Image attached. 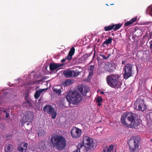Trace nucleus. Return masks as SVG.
<instances>
[{"label":"nucleus","instance_id":"obj_1","mask_svg":"<svg viewBox=\"0 0 152 152\" xmlns=\"http://www.w3.org/2000/svg\"><path fill=\"white\" fill-rule=\"evenodd\" d=\"M135 114L130 112L124 113L121 115V122L122 124L126 127L135 128L139 125L140 122L135 120Z\"/></svg>","mask_w":152,"mask_h":152},{"label":"nucleus","instance_id":"obj_2","mask_svg":"<svg viewBox=\"0 0 152 152\" xmlns=\"http://www.w3.org/2000/svg\"><path fill=\"white\" fill-rule=\"evenodd\" d=\"M53 147L56 149L61 151L64 149L66 145V140L62 135H56L52 137L50 140Z\"/></svg>","mask_w":152,"mask_h":152},{"label":"nucleus","instance_id":"obj_3","mask_svg":"<svg viewBox=\"0 0 152 152\" xmlns=\"http://www.w3.org/2000/svg\"><path fill=\"white\" fill-rule=\"evenodd\" d=\"M83 144L80 143L78 145V148L79 152H81L83 150L86 152L89 149H91L94 147V142L91 140V138L89 137L86 136L83 137Z\"/></svg>","mask_w":152,"mask_h":152},{"label":"nucleus","instance_id":"obj_4","mask_svg":"<svg viewBox=\"0 0 152 152\" xmlns=\"http://www.w3.org/2000/svg\"><path fill=\"white\" fill-rule=\"evenodd\" d=\"M67 101L74 105L77 104L82 100L81 95L76 91H69L66 97Z\"/></svg>","mask_w":152,"mask_h":152},{"label":"nucleus","instance_id":"obj_5","mask_svg":"<svg viewBox=\"0 0 152 152\" xmlns=\"http://www.w3.org/2000/svg\"><path fill=\"white\" fill-rule=\"evenodd\" d=\"M120 76L117 74H111L107 76L106 81L108 85L111 87L115 88L118 86Z\"/></svg>","mask_w":152,"mask_h":152},{"label":"nucleus","instance_id":"obj_6","mask_svg":"<svg viewBox=\"0 0 152 152\" xmlns=\"http://www.w3.org/2000/svg\"><path fill=\"white\" fill-rule=\"evenodd\" d=\"M139 141L134 139H132L129 140L128 143L129 147L130 152H135L137 151L139 146Z\"/></svg>","mask_w":152,"mask_h":152},{"label":"nucleus","instance_id":"obj_7","mask_svg":"<svg viewBox=\"0 0 152 152\" xmlns=\"http://www.w3.org/2000/svg\"><path fill=\"white\" fill-rule=\"evenodd\" d=\"M134 106L135 109L140 111H144L146 108L144 99L140 98H138L137 99L134 103Z\"/></svg>","mask_w":152,"mask_h":152},{"label":"nucleus","instance_id":"obj_8","mask_svg":"<svg viewBox=\"0 0 152 152\" xmlns=\"http://www.w3.org/2000/svg\"><path fill=\"white\" fill-rule=\"evenodd\" d=\"M124 78L126 80L132 76L133 65L132 64L127 63L124 66Z\"/></svg>","mask_w":152,"mask_h":152},{"label":"nucleus","instance_id":"obj_9","mask_svg":"<svg viewBox=\"0 0 152 152\" xmlns=\"http://www.w3.org/2000/svg\"><path fill=\"white\" fill-rule=\"evenodd\" d=\"M33 118V115L32 113L30 111H28L27 114L25 115L23 118L22 122V126H23L26 123L27 125H29L31 123V121Z\"/></svg>","mask_w":152,"mask_h":152},{"label":"nucleus","instance_id":"obj_10","mask_svg":"<svg viewBox=\"0 0 152 152\" xmlns=\"http://www.w3.org/2000/svg\"><path fill=\"white\" fill-rule=\"evenodd\" d=\"M43 110L45 112L50 115L53 119L56 118L57 115L56 111L51 105H48L45 106L43 108Z\"/></svg>","mask_w":152,"mask_h":152},{"label":"nucleus","instance_id":"obj_11","mask_svg":"<svg viewBox=\"0 0 152 152\" xmlns=\"http://www.w3.org/2000/svg\"><path fill=\"white\" fill-rule=\"evenodd\" d=\"M122 26V24L120 23L114 24H112L111 25L104 27V30L105 31H108L113 29L114 31H116L119 29Z\"/></svg>","mask_w":152,"mask_h":152},{"label":"nucleus","instance_id":"obj_12","mask_svg":"<svg viewBox=\"0 0 152 152\" xmlns=\"http://www.w3.org/2000/svg\"><path fill=\"white\" fill-rule=\"evenodd\" d=\"M81 130L76 127H74L71 131V135L72 137L75 138H79L81 135Z\"/></svg>","mask_w":152,"mask_h":152},{"label":"nucleus","instance_id":"obj_13","mask_svg":"<svg viewBox=\"0 0 152 152\" xmlns=\"http://www.w3.org/2000/svg\"><path fill=\"white\" fill-rule=\"evenodd\" d=\"M28 145V144L26 142H22L18 145L17 150L20 152H26Z\"/></svg>","mask_w":152,"mask_h":152},{"label":"nucleus","instance_id":"obj_14","mask_svg":"<svg viewBox=\"0 0 152 152\" xmlns=\"http://www.w3.org/2000/svg\"><path fill=\"white\" fill-rule=\"evenodd\" d=\"M64 64H61L56 63H51L49 65V69L50 71L53 72L58 69L59 67L63 66Z\"/></svg>","mask_w":152,"mask_h":152},{"label":"nucleus","instance_id":"obj_15","mask_svg":"<svg viewBox=\"0 0 152 152\" xmlns=\"http://www.w3.org/2000/svg\"><path fill=\"white\" fill-rule=\"evenodd\" d=\"M93 52L92 50H91V52L88 53H86L83 54L80 58H79L78 59L79 62L80 63H84L88 59V58L92 54Z\"/></svg>","mask_w":152,"mask_h":152},{"label":"nucleus","instance_id":"obj_16","mask_svg":"<svg viewBox=\"0 0 152 152\" xmlns=\"http://www.w3.org/2000/svg\"><path fill=\"white\" fill-rule=\"evenodd\" d=\"M82 71V69L79 66H76L73 68L72 71L73 77H76L78 76Z\"/></svg>","mask_w":152,"mask_h":152},{"label":"nucleus","instance_id":"obj_17","mask_svg":"<svg viewBox=\"0 0 152 152\" xmlns=\"http://www.w3.org/2000/svg\"><path fill=\"white\" fill-rule=\"evenodd\" d=\"M52 89L54 94L59 95L62 91L63 88L60 86H54L52 88Z\"/></svg>","mask_w":152,"mask_h":152},{"label":"nucleus","instance_id":"obj_18","mask_svg":"<svg viewBox=\"0 0 152 152\" xmlns=\"http://www.w3.org/2000/svg\"><path fill=\"white\" fill-rule=\"evenodd\" d=\"M14 147L13 145L11 144H8L5 145L4 152H12L13 151Z\"/></svg>","mask_w":152,"mask_h":152},{"label":"nucleus","instance_id":"obj_19","mask_svg":"<svg viewBox=\"0 0 152 152\" xmlns=\"http://www.w3.org/2000/svg\"><path fill=\"white\" fill-rule=\"evenodd\" d=\"M75 51V48L74 47H72L70 49L67 56V58H68L69 60H71L72 59V57L74 55Z\"/></svg>","mask_w":152,"mask_h":152},{"label":"nucleus","instance_id":"obj_20","mask_svg":"<svg viewBox=\"0 0 152 152\" xmlns=\"http://www.w3.org/2000/svg\"><path fill=\"white\" fill-rule=\"evenodd\" d=\"M114 146L113 145H110L107 148H104V152H116L114 151Z\"/></svg>","mask_w":152,"mask_h":152},{"label":"nucleus","instance_id":"obj_21","mask_svg":"<svg viewBox=\"0 0 152 152\" xmlns=\"http://www.w3.org/2000/svg\"><path fill=\"white\" fill-rule=\"evenodd\" d=\"M64 74L66 77H73V75L72 71H64Z\"/></svg>","mask_w":152,"mask_h":152},{"label":"nucleus","instance_id":"obj_22","mask_svg":"<svg viewBox=\"0 0 152 152\" xmlns=\"http://www.w3.org/2000/svg\"><path fill=\"white\" fill-rule=\"evenodd\" d=\"M73 83L72 81L71 80L67 79L65 80L64 82H63V85L64 86H67L71 85Z\"/></svg>","mask_w":152,"mask_h":152},{"label":"nucleus","instance_id":"obj_23","mask_svg":"<svg viewBox=\"0 0 152 152\" xmlns=\"http://www.w3.org/2000/svg\"><path fill=\"white\" fill-rule=\"evenodd\" d=\"M112 40L113 38L111 37H110L105 41L103 43L102 45H104L106 44L107 45H108V44H110L112 43Z\"/></svg>","mask_w":152,"mask_h":152},{"label":"nucleus","instance_id":"obj_24","mask_svg":"<svg viewBox=\"0 0 152 152\" xmlns=\"http://www.w3.org/2000/svg\"><path fill=\"white\" fill-rule=\"evenodd\" d=\"M146 13L148 14L151 16H152V6L150 5L148 7Z\"/></svg>","mask_w":152,"mask_h":152},{"label":"nucleus","instance_id":"obj_25","mask_svg":"<svg viewBox=\"0 0 152 152\" xmlns=\"http://www.w3.org/2000/svg\"><path fill=\"white\" fill-rule=\"evenodd\" d=\"M79 90L81 93L84 96H86V93L84 92L83 88L80 86H79L78 87Z\"/></svg>","mask_w":152,"mask_h":152},{"label":"nucleus","instance_id":"obj_26","mask_svg":"<svg viewBox=\"0 0 152 152\" xmlns=\"http://www.w3.org/2000/svg\"><path fill=\"white\" fill-rule=\"evenodd\" d=\"M90 63L88 64V65L89 67L88 68V71H93L95 68L94 65H90Z\"/></svg>","mask_w":152,"mask_h":152},{"label":"nucleus","instance_id":"obj_27","mask_svg":"<svg viewBox=\"0 0 152 152\" xmlns=\"http://www.w3.org/2000/svg\"><path fill=\"white\" fill-rule=\"evenodd\" d=\"M26 102L24 103V104H26V105L27 106L30 107L31 106V102H30L28 99L26 100Z\"/></svg>","mask_w":152,"mask_h":152},{"label":"nucleus","instance_id":"obj_28","mask_svg":"<svg viewBox=\"0 0 152 152\" xmlns=\"http://www.w3.org/2000/svg\"><path fill=\"white\" fill-rule=\"evenodd\" d=\"M48 89V88H46L45 89H39V97L40 94L46 91Z\"/></svg>","mask_w":152,"mask_h":152},{"label":"nucleus","instance_id":"obj_29","mask_svg":"<svg viewBox=\"0 0 152 152\" xmlns=\"http://www.w3.org/2000/svg\"><path fill=\"white\" fill-rule=\"evenodd\" d=\"M110 56V54H109L107 56V57H106L105 56L104 54L100 55V56H101V57L104 59H108Z\"/></svg>","mask_w":152,"mask_h":152},{"label":"nucleus","instance_id":"obj_30","mask_svg":"<svg viewBox=\"0 0 152 152\" xmlns=\"http://www.w3.org/2000/svg\"><path fill=\"white\" fill-rule=\"evenodd\" d=\"M103 101V99L101 97L99 96L98 97L96 100L97 103H101Z\"/></svg>","mask_w":152,"mask_h":152},{"label":"nucleus","instance_id":"obj_31","mask_svg":"<svg viewBox=\"0 0 152 152\" xmlns=\"http://www.w3.org/2000/svg\"><path fill=\"white\" fill-rule=\"evenodd\" d=\"M38 87H37L36 88V91L35 94L34 95V97L36 99L38 98V90H37Z\"/></svg>","mask_w":152,"mask_h":152},{"label":"nucleus","instance_id":"obj_32","mask_svg":"<svg viewBox=\"0 0 152 152\" xmlns=\"http://www.w3.org/2000/svg\"><path fill=\"white\" fill-rule=\"evenodd\" d=\"M45 134V132L44 130H41L39 132V136H42Z\"/></svg>","mask_w":152,"mask_h":152},{"label":"nucleus","instance_id":"obj_33","mask_svg":"<svg viewBox=\"0 0 152 152\" xmlns=\"http://www.w3.org/2000/svg\"><path fill=\"white\" fill-rule=\"evenodd\" d=\"M132 23L131 20H130L129 21H127L126 22H125L124 25L126 26H128Z\"/></svg>","mask_w":152,"mask_h":152},{"label":"nucleus","instance_id":"obj_34","mask_svg":"<svg viewBox=\"0 0 152 152\" xmlns=\"http://www.w3.org/2000/svg\"><path fill=\"white\" fill-rule=\"evenodd\" d=\"M137 19V17H134L130 20H131L132 23H133L136 21Z\"/></svg>","mask_w":152,"mask_h":152},{"label":"nucleus","instance_id":"obj_35","mask_svg":"<svg viewBox=\"0 0 152 152\" xmlns=\"http://www.w3.org/2000/svg\"><path fill=\"white\" fill-rule=\"evenodd\" d=\"M28 96L29 94L28 93H26L25 96V100L28 99Z\"/></svg>","mask_w":152,"mask_h":152},{"label":"nucleus","instance_id":"obj_36","mask_svg":"<svg viewBox=\"0 0 152 152\" xmlns=\"http://www.w3.org/2000/svg\"><path fill=\"white\" fill-rule=\"evenodd\" d=\"M84 88V93H86H86H88L89 91V89L88 88Z\"/></svg>","mask_w":152,"mask_h":152},{"label":"nucleus","instance_id":"obj_37","mask_svg":"<svg viewBox=\"0 0 152 152\" xmlns=\"http://www.w3.org/2000/svg\"><path fill=\"white\" fill-rule=\"evenodd\" d=\"M66 60H68V61L67 62H68V61L70 60H69V59L68 58H67L66 57L65 58H63V59L61 60V62H64Z\"/></svg>","mask_w":152,"mask_h":152},{"label":"nucleus","instance_id":"obj_38","mask_svg":"<svg viewBox=\"0 0 152 152\" xmlns=\"http://www.w3.org/2000/svg\"><path fill=\"white\" fill-rule=\"evenodd\" d=\"M89 72V75L91 76L93 75L94 72L93 71H88Z\"/></svg>","mask_w":152,"mask_h":152},{"label":"nucleus","instance_id":"obj_39","mask_svg":"<svg viewBox=\"0 0 152 152\" xmlns=\"http://www.w3.org/2000/svg\"><path fill=\"white\" fill-rule=\"evenodd\" d=\"M149 43L150 44V48L151 49H152V40H151Z\"/></svg>","mask_w":152,"mask_h":152},{"label":"nucleus","instance_id":"obj_40","mask_svg":"<svg viewBox=\"0 0 152 152\" xmlns=\"http://www.w3.org/2000/svg\"><path fill=\"white\" fill-rule=\"evenodd\" d=\"M9 116V115L8 113L7 112H6V118H7Z\"/></svg>","mask_w":152,"mask_h":152},{"label":"nucleus","instance_id":"obj_41","mask_svg":"<svg viewBox=\"0 0 152 152\" xmlns=\"http://www.w3.org/2000/svg\"><path fill=\"white\" fill-rule=\"evenodd\" d=\"M78 151L79 152V149L78 148V146H77V149L76 150H75V151H74L73 152H78Z\"/></svg>","mask_w":152,"mask_h":152},{"label":"nucleus","instance_id":"obj_42","mask_svg":"<svg viewBox=\"0 0 152 152\" xmlns=\"http://www.w3.org/2000/svg\"><path fill=\"white\" fill-rule=\"evenodd\" d=\"M121 62L122 64H124L126 63V61L125 60L122 61Z\"/></svg>","mask_w":152,"mask_h":152},{"label":"nucleus","instance_id":"obj_43","mask_svg":"<svg viewBox=\"0 0 152 152\" xmlns=\"http://www.w3.org/2000/svg\"><path fill=\"white\" fill-rule=\"evenodd\" d=\"M108 71L110 72H113V69H110L108 70Z\"/></svg>","mask_w":152,"mask_h":152},{"label":"nucleus","instance_id":"obj_44","mask_svg":"<svg viewBox=\"0 0 152 152\" xmlns=\"http://www.w3.org/2000/svg\"><path fill=\"white\" fill-rule=\"evenodd\" d=\"M100 93L102 94H104V93L103 92V91H101L100 92Z\"/></svg>","mask_w":152,"mask_h":152},{"label":"nucleus","instance_id":"obj_45","mask_svg":"<svg viewBox=\"0 0 152 152\" xmlns=\"http://www.w3.org/2000/svg\"><path fill=\"white\" fill-rule=\"evenodd\" d=\"M98 103V106H100L101 105H102V104L101 103Z\"/></svg>","mask_w":152,"mask_h":152},{"label":"nucleus","instance_id":"obj_46","mask_svg":"<svg viewBox=\"0 0 152 152\" xmlns=\"http://www.w3.org/2000/svg\"><path fill=\"white\" fill-rule=\"evenodd\" d=\"M4 113H6V112H7L5 110L4 111Z\"/></svg>","mask_w":152,"mask_h":152},{"label":"nucleus","instance_id":"obj_47","mask_svg":"<svg viewBox=\"0 0 152 152\" xmlns=\"http://www.w3.org/2000/svg\"><path fill=\"white\" fill-rule=\"evenodd\" d=\"M113 4H111L110 5H113Z\"/></svg>","mask_w":152,"mask_h":152},{"label":"nucleus","instance_id":"obj_48","mask_svg":"<svg viewBox=\"0 0 152 152\" xmlns=\"http://www.w3.org/2000/svg\"><path fill=\"white\" fill-rule=\"evenodd\" d=\"M88 48V47H87V48Z\"/></svg>","mask_w":152,"mask_h":152},{"label":"nucleus","instance_id":"obj_49","mask_svg":"<svg viewBox=\"0 0 152 152\" xmlns=\"http://www.w3.org/2000/svg\"><path fill=\"white\" fill-rule=\"evenodd\" d=\"M39 100H40V99L38 101L39 102Z\"/></svg>","mask_w":152,"mask_h":152},{"label":"nucleus","instance_id":"obj_50","mask_svg":"<svg viewBox=\"0 0 152 152\" xmlns=\"http://www.w3.org/2000/svg\"><path fill=\"white\" fill-rule=\"evenodd\" d=\"M1 119V118H0V119Z\"/></svg>","mask_w":152,"mask_h":152}]
</instances>
